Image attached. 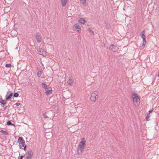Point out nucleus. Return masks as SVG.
<instances>
[{"mask_svg": "<svg viewBox=\"0 0 159 159\" xmlns=\"http://www.w3.org/2000/svg\"><path fill=\"white\" fill-rule=\"evenodd\" d=\"M152 111H149V113L148 114L149 115V114H150L152 112Z\"/></svg>", "mask_w": 159, "mask_h": 159, "instance_id": "nucleus-28", "label": "nucleus"}, {"mask_svg": "<svg viewBox=\"0 0 159 159\" xmlns=\"http://www.w3.org/2000/svg\"><path fill=\"white\" fill-rule=\"evenodd\" d=\"M78 22L81 24L84 25L86 21L84 18H80L78 20Z\"/></svg>", "mask_w": 159, "mask_h": 159, "instance_id": "nucleus-10", "label": "nucleus"}, {"mask_svg": "<svg viewBox=\"0 0 159 159\" xmlns=\"http://www.w3.org/2000/svg\"><path fill=\"white\" fill-rule=\"evenodd\" d=\"M74 80L73 78H70L68 79L67 81V83L70 85H72L74 84Z\"/></svg>", "mask_w": 159, "mask_h": 159, "instance_id": "nucleus-9", "label": "nucleus"}, {"mask_svg": "<svg viewBox=\"0 0 159 159\" xmlns=\"http://www.w3.org/2000/svg\"><path fill=\"white\" fill-rule=\"evenodd\" d=\"M20 103H19V102H17L15 104V105L17 106H19V105H20Z\"/></svg>", "mask_w": 159, "mask_h": 159, "instance_id": "nucleus-23", "label": "nucleus"}, {"mask_svg": "<svg viewBox=\"0 0 159 159\" xmlns=\"http://www.w3.org/2000/svg\"><path fill=\"white\" fill-rule=\"evenodd\" d=\"M86 140L85 138H82L78 145L77 153L79 155H81L86 147Z\"/></svg>", "mask_w": 159, "mask_h": 159, "instance_id": "nucleus-1", "label": "nucleus"}, {"mask_svg": "<svg viewBox=\"0 0 159 159\" xmlns=\"http://www.w3.org/2000/svg\"><path fill=\"white\" fill-rule=\"evenodd\" d=\"M17 143L19 144V146L20 148H22L25 146V141L23 138L21 137H19L17 140Z\"/></svg>", "mask_w": 159, "mask_h": 159, "instance_id": "nucleus-5", "label": "nucleus"}, {"mask_svg": "<svg viewBox=\"0 0 159 159\" xmlns=\"http://www.w3.org/2000/svg\"><path fill=\"white\" fill-rule=\"evenodd\" d=\"M146 40L145 41H143V43L142 44V45L141 46V48L143 49L145 47V45L146 44Z\"/></svg>", "mask_w": 159, "mask_h": 159, "instance_id": "nucleus-18", "label": "nucleus"}, {"mask_svg": "<svg viewBox=\"0 0 159 159\" xmlns=\"http://www.w3.org/2000/svg\"><path fill=\"white\" fill-rule=\"evenodd\" d=\"M23 157V156H21L20 157V159H22V158Z\"/></svg>", "mask_w": 159, "mask_h": 159, "instance_id": "nucleus-27", "label": "nucleus"}, {"mask_svg": "<svg viewBox=\"0 0 159 159\" xmlns=\"http://www.w3.org/2000/svg\"><path fill=\"white\" fill-rule=\"evenodd\" d=\"M42 73V71H39L38 72L37 74L38 76L39 77H40Z\"/></svg>", "mask_w": 159, "mask_h": 159, "instance_id": "nucleus-20", "label": "nucleus"}, {"mask_svg": "<svg viewBox=\"0 0 159 159\" xmlns=\"http://www.w3.org/2000/svg\"><path fill=\"white\" fill-rule=\"evenodd\" d=\"M141 37L143 39V41H145L146 40V39H145V36L144 35V31H143L141 33Z\"/></svg>", "mask_w": 159, "mask_h": 159, "instance_id": "nucleus-17", "label": "nucleus"}, {"mask_svg": "<svg viewBox=\"0 0 159 159\" xmlns=\"http://www.w3.org/2000/svg\"><path fill=\"white\" fill-rule=\"evenodd\" d=\"M0 134L2 136L6 135L8 134V133L4 130H1L0 131Z\"/></svg>", "mask_w": 159, "mask_h": 159, "instance_id": "nucleus-15", "label": "nucleus"}, {"mask_svg": "<svg viewBox=\"0 0 159 159\" xmlns=\"http://www.w3.org/2000/svg\"><path fill=\"white\" fill-rule=\"evenodd\" d=\"M26 146H24V150L26 151Z\"/></svg>", "mask_w": 159, "mask_h": 159, "instance_id": "nucleus-25", "label": "nucleus"}, {"mask_svg": "<svg viewBox=\"0 0 159 159\" xmlns=\"http://www.w3.org/2000/svg\"><path fill=\"white\" fill-rule=\"evenodd\" d=\"M38 52L39 54L43 56H46L48 53L45 50L42 48H40L39 49Z\"/></svg>", "mask_w": 159, "mask_h": 159, "instance_id": "nucleus-7", "label": "nucleus"}, {"mask_svg": "<svg viewBox=\"0 0 159 159\" xmlns=\"http://www.w3.org/2000/svg\"><path fill=\"white\" fill-rule=\"evenodd\" d=\"M68 1V0H61V3L63 7L66 5Z\"/></svg>", "mask_w": 159, "mask_h": 159, "instance_id": "nucleus-16", "label": "nucleus"}, {"mask_svg": "<svg viewBox=\"0 0 159 159\" xmlns=\"http://www.w3.org/2000/svg\"><path fill=\"white\" fill-rule=\"evenodd\" d=\"M90 32H91V33H92V34H94V33H93V31H92L91 30V31H90Z\"/></svg>", "mask_w": 159, "mask_h": 159, "instance_id": "nucleus-29", "label": "nucleus"}, {"mask_svg": "<svg viewBox=\"0 0 159 159\" xmlns=\"http://www.w3.org/2000/svg\"><path fill=\"white\" fill-rule=\"evenodd\" d=\"M2 104H4H4H5L6 102H2Z\"/></svg>", "mask_w": 159, "mask_h": 159, "instance_id": "nucleus-26", "label": "nucleus"}, {"mask_svg": "<svg viewBox=\"0 0 159 159\" xmlns=\"http://www.w3.org/2000/svg\"><path fill=\"white\" fill-rule=\"evenodd\" d=\"M42 87L45 89V93L47 95H48L52 93V89L51 87L49 86H47L46 84L43 83L42 84Z\"/></svg>", "mask_w": 159, "mask_h": 159, "instance_id": "nucleus-4", "label": "nucleus"}, {"mask_svg": "<svg viewBox=\"0 0 159 159\" xmlns=\"http://www.w3.org/2000/svg\"><path fill=\"white\" fill-rule=\"evenodd\" d=\"M11 124V123L10 121H8L7 122V125H8Z\"/></svg>", "mask_w": 159, "mask_h": 159, "instance_id": "nucleus-22", "label": "nucleus"}, {"mask_svg": "<svg viewBox=\"0 0 159 159\" xmlns=\"http://www.w3.org/2000/svg\"><path fill=\"white\" fill-rule=\"evenodd\" d=\"M73 30L78 32L80 33L81 32V28L80 25L77 23H76L73 27Z\"/></svg>", "mask_w": 159, "mask_h": 159, "instance_id": "nucleus-6", "label": "nucleus"}, {"mask_svg": "<svg viewBox=\"0 0 159 159\" xmlns=\"http://www.w3.org/2000/svg\"><path fill=\"white\" fill-rule=\"evenodd\" d=\"M35 38L38 42L40 43L41 42V38L40 35L39 34H36L35 36Z\"/></svg>", "mask_w": 159, "mask_h": 159, "instance_id": "nucleus-12", "label": "nucleus"}, {"mask_svg": "<svg viewBox=\"0 0 159 159\" xmlns=\"http://www.w3.org/2000/svg\"><path fill=\"white\" fill-rule=\"evenodd\" d=\"M26 158L27 159H31L33 153L31 151H28L26 153Z\"/></svg>", "mask_w": 159, "mask_h": 159, "instance_id": "nucleus-8", "label": "nucleus"}, {"mask_svg": "<svg viewBox=\"0 0 159 159\" xmlns=\"http://www.w3.org/2000/svg\"><path fill=\"white\" fill-rule=\"evenodd\" d=\"M19 94L17 93H14V96L15 97H17L18 96Z\"/></svg>", "mask_w": 159, "mask_h": 159, "instance_id": "nucleus-21", "label": "nucleus"}, {"mask_svg": "<svg viewBox=\"0 0 159 159\" xmlns=\"http://www.w3.org/2000/svg\"><path fill=\"white\" fill-rule=\"evenodd\" d=\"M109 48L114 51L116 50V46L113 44H111L109 46Z\"/></svg>", "mask_w": 159, "mask_h": 159, "instance_id": "nucleus-14", "label": "nucleus"}, {"mask_svg": "<svg viewBox=\"0 0 159 159\" xmlns=\"http://www.w3.org/2000/svg\"><path fill=\"white\" fill-rule=\"evenodd\" d=\"M12 96V93L11 92H8L7 94L6 95V99H10Z\"/></svg>", "mask_w": 159, "mask_h": 159, "instance_id": "nucleus-11", "label": "nucleus"}, {"mask_svg": "<svg viewBox=\"0 0 159 159\" xmlns=\"http://www.w3.org/2000/svg\"><path fill=\"white\" fill-rule=\"evenodd\" d=\"M131 97L134 105L135 107H138L140 104V97L137 94L134 93H132Z\"/></svg>", "mask_w": 159, "mask_h": 159, "instance_id": "nucleus-2", "label": "nucleus"}, {"mask_svg": "<svg viewBox=\"0 0 159 159\" xmlns=\"http://www.w3.org/2000/svg\"><path fill=\"white\" fill-rule=\"evenodd\" d=\"M5 67L7 68H11V64H7Z\"/></svg>", "mask_w": 159, "mask_h": 159, "instance_id": "nucleus-19", "label": "nucleus"}, {"mask_svg": "<svg viewBox=\"0 0 159 159\" xmlns=\"http://www.w3.org/2000/svg\"><path fill=\"white\" fill-rule=\"evenodd\" d=\"M80 2L84 6H86L87 5V0H80Z\"/></svg>", "mask_w": 159, "mask_h": 159, "instance_id": "nucleus-13", "label": "nucleus"}, {"mask_svg": "<svg viewBox=\"0 0 159 159\" xmlns=\"http://www.w3.org/2000/svg\"><path fill=\"white\" fill-rule=\"evenodd\" d=\"M99 92L97 91H93L91 93L90 100L92 103L96 102L98 98Z\"/></svg>", "mask_w": 159, "mask_h": 159, "instance_id": "nucleus-3", "label": "nucleus"}, {"mask_svg": "<svg viewBox=\"0 0 159 159\" xmlns=\"http://www.w3.org/2000/svg\"><path fill=\"white\" fill-rule=\"evenodd\" d=\"M148 115H149V114H148V116H147V117H146V120H147V121H148V118H149V117H150V116H148Z\"/></svg>", "mask_w": 159, "mask_h": 159, "instance_id": "nucleus-24", "label": "nucleus"}]
</instances>
